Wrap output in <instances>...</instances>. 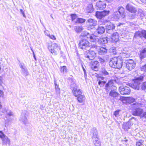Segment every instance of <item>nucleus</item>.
Here are the masks:
<instances>
[{"mask_svg": "<svg viewBox=\"0 0 146 146\" xmlns=\"http://www.w3.org/2000/svg\"><path fill=\"white\" fill-rule=\"evenodd\" d=\"M118 58L114 57L112 58L109 62V64L111 67L115 68L116 63L117 62Z\"/></svg>", "mask_w": 146, "mask_h": 146, "instance_id": "nucleus-18", "label": "nucleus"}, {"mask_svg": "<svg viewBox=\"0 0 146 146\" xmlns=\"http://www.w3.org/2000/svg\"><path fill=\"white\" fill-rule=\"evenodd\" d=\"M141 2L144 3H146V0H141Z\"/></svg>", "mask_w": 146, "mask_h": 146, "instance_id": "nucleus-64", "label": "nucleus"}, {"mask_svg": "<svg viewBox=\"0 0 146 146\" xmlns=\"http://www.w3.org/2000/svg\"><path fill=\"white\" fill-rule=\"evenodd\" d=\"M98 47V46L97 45H96V44H93L91 45V49H90L92 50V49L93 48H95V49H96Z\"/></svg>", "mask_w": 146, "mask_h": 146, "instance_id": "nucleus-52", "label": "nucleus"}, {"mask_svg": "<svg viewBox=\"0 0 146 146\" xmlns=\"http://www.w3.org/2000/svg\"><path fill=\"white\" fill-rule=\"evenodd\" d=\"M141 88L142 90H146V82L143 83L141 85Z\"/></svg>", "mask_w": 146, "mask_h": 146, "instance_id": "nucleus-45", "label": "nucleus"}, {"mask_svg": "<svg viewBox=\"0 0 146 146\" xmlns=\"http://www.w3.org/2000/svg\"><path fill=\"white\" fill-rule=\"evenodd\" d=\"M77 21L78 23H81L84 22L85 20L82 18H78L77 19Z\"/></svg>", "mask_w": 146, "mask_h": 146, "instance_id": "nucleus-41", "label": "nucleus"}, {"mask_svg": "<svg viewBox=\"0 0 146 146\" xmlns=\"http://www.w3.org/2000/svg\"><path fill=\"white\" fill-rule=\"evenodd\" d=\"M127 101H129L130 103H131L134 102L135 99L133 98H129L127 99Z\"/></svg>", "mask_w": 146, "mask_h": 146, "instance_id": "nucleus-48", "label": "nucleus"}, {"mask_svg": "<svg viewBox=\"0 0 146 146\" xmlns=\"http://www.w3.org/2000/svg\"><path fill=\"white\" fill-rule=\"evenodd\" d=\"M81 36L86 37L87 40H90L91 42H94L96 41V37L93 35H90L86 32H84L81 35Z\"/></svg>", "mask_w": 146, "mask_h": 146, "instance_id": "nucleus-8", "label": "nucleus"}, {"mask_svg": "<svg viewBox=\"0 0 146 146\" xmlns=\"http://www.w3.org/2000/svg\"><path fill=\"white\" fill-rule=\"evenodd\" d=\"M131 15L132 16H129V17H130V18L133 19L135 17V13H133V14H131Z\"/></svg>", "mask_w": 146, "mask_h": 146, "instance_id": "nucleus-59", "label": "nucleus"}, {"mask_svg": "<svg viewBox=\"0 0 146 146\" xmlns=\"http://www.w3.org/2000/svg\"><path fill=\"white\" fill-rule=\"evenodd\" d=\"M49 37L52 40H54L56 39L55 37L53 35H50Z\"/></svg>", "mask_w": 146, "mask_h": 146, "instance_id": "nucleus-58", "label": "nucleus"}, {"mask_svg": "<svg viewBox=\"0 0 146 146\" xmlns=\"http://www.w3.org/2000/svg\"><path fill=\"white\" fill-rule=\"evenodd\" d=\"M3 92L2 91L0 90V97H3Z\"/></svg>", "mask_w": 146, "mask_h": 146, "instance_id": "nucleus-62", "label": "nucleus"}, {"mask_svg": "<svg viewBox=\"0 0 146 146\" xmlns=\"http://www.w3.org/2000/svg\"><path fill=\"white\" fill-rule=\"evenodd\" d=\"M19 66H20V67L21 68V70L23 69V68H26V67H25V66H24L21 64H19Z\"/></svg>", "mask_w": 146, "mask_h": 146, "instance_id": "nucleus-61", "label": "nucleus"}, {"mask_svg": "<svg viewBox=\"0 0 146 146\" xmlns=\"http://www.w3.org/2000/svg\"><path fill=\"white\" fill-rule=\"evenodd\" d=\"M6 136L1 131H0V137L1 139H3Z\"/></svg>", "mask_w": 146, "mask_h": 146, "instance_id": "nucleus-49", "label": "nucleus"}, {"mask_svg": "<svg viewBox=\"0 0 146 146\" xmlns=\"http://www.w3.org/2000/svg\"><path fill=\"white\" fill-rule=\"evenodd\" d=\"M83 30L82 26H76L75 27V30L77 33H80Z\"/></svg>", "mask_w": 146, "mask_h": 146, "instance_id": "nucleus-35", "label": "nucleus"}, {"mask_svg": "<svg viewBox=\"0 0 146 146\" xmlns=\"http://www.w3.org/2000/svg\"><path fill=\"white\" fill-rule=\"evenodd\" d=\"M20 13L21 14H22L24 17H26V16L25 14V13L23 10L22 9H20Z\"/></svg>", "mask_w": 146, "mask_h": 146, "instance_id": "nucleus-55", "label": "nucleus"}, {"mask_svg": "<svg viewBox=\"0 0 146 146\" xmlns=\"http://www.w3.org/2000/svg\"><path fill=\"white\" fill-rule=\"evenodd\" d=\"M3 112L4 113H6L7 115H6L7 116V115L11 116H13V113L11 111V110L6 109L5 108L4 109Z\"/></svg>", "mask_w": 146, "mask_h": 146, "instance_id": "nucleus-32", "label": "nucleus"}, {"mask_svg": "<svg viewBox=\"0 0 146 146\" xmlns=\"http://www.w3.org/2000/svg\"><path fill=\"white\" fill-rule=\"evenodd\" d=\"M44 33L46 35L48 36H49L50 35L49 34L48 31L46 30L45 31Z\"/></svg>", "mask_w": 146, "mask_h": 146, "instance_id": "nucleus-60", "label": "nucleus"}, {"mask_svg": "<svg viewBox=\"0 0 146 146\" xmlns=\"http://www.w3.org/2000/svg\"><path fill=\"white\" fill-rule=\"evenodd\" d=\"M141 71L146 72V64L141 67Z\"/></svg>", "mask_w": 146, "mask_h": 146, "instance_id": "nucleus-47", "label": "nucleus"}, {"mask_svg": "<svg viewBox=\"0 0 146 146\" xmlns=\"http://www.w3.org/2000/svg\"><path fill=\"white\" fill-rule=\"evenodd\" d=\"M113 87H114L113 89H115V87L114 86L113 81L110 80L106 84L105 89L106 92L108 93L110 90H111V91L109 93V96L111 97L116 99V97L119 94L118 93L112 89V88Z\"/></svg>", "mask_w": 146, "mask_h": 146, "instance_id": "nucleus-1", "label": "nucleus"}, {"mask_svg": "<svg viewBox=\"0 0 146 146\" xmlns=\"http://www.w3.org/2000/svg\"><path fill=\"white\" fill-rule=\"evenodd\" d=\"M127 10L131 13H135L137 12L136 8L130 4H128L126 6Z\"/></svg>", "mask_w": 146, "mask_h": 146, "instance_id": "nucleus-16", "label": "nucleus"}, {"mask_svg": "<svg viewBox=\"0 0 146 146\" xmlns=\"http://www.w3.org/2000/svg\"><path fill=\"white\" fill-rule=\"evenodd\" d=\"M139 57L141 61L146 57V49L145 48L141 50L140 51Z\"/></svg>", "mask_w": 146, "mask_h": 146, "instance_id": "nucleus-19", "label": "nucleus"}, {"mask_svg": "<svg viewBox=\"0 0 146 146\" xmlns=\"http://www.w3.org/2000/svg\"><path fill=\"white\" fill-rule=\"evenodd\" d=\"M72 92L73 95L76 97L78 96L80 94H82L80 90L78 89L74 90H73V91H72Z\"/></svg>", "mask_w": 146, "mask_h": 146, "instance_id": "nucleus-27", "label": "nucleus"}, {"mask_svg": "<svg viewBox=\"0 0 146 146\" xmlns=\"http://www.w3.org/2000/svg\"><path fill=\"white\" fill-rule=\"evenodd\" d=\"M91 134L93 140L98 138L97 130L95 127H93L91 130Z\"/></svg>", "mask_w": 146, "mask_h": 146, "instance_id": "nucleus-15", "label": "nucleus"}, {"mask_svg": "<svg viewBox=\"0 0 146 146\" xmlns=\"http://www.w3.org/2000/svg\"><path fill=\"white\" fill-rule=\"evenodd\" d=\"M22 73L26 76H27L29 74V73L28 72L27 69V68H23V69L21 70Z\"/></svg>", "mask_w": 146, "mask_h": 146, "instance_id": "nucleus-37", "label": "nucleus"}, {"mask_svg": "<svg viewBox=\"0 0 146 146\" xmlns=\"http://www.w3.org/2000/svg\"><path fill=\"white\" fill-rule=\"evenodd\" d=\"M105 31V29L104 27L103 26H99L97 29L96 30V32L98 34H103Z\"/></svg>", "mask_w": 146, "mask_h": 146, "instance_id": "nucleus-26", "label": "nucleus"}, {"mask_svg": "<svg viewBox=\"0 0 146 146\" xmlns=\"http://www.w3.org/2000/svg\"><path fill=\"white\" fill-rule=\"evenodd\" d=\"M98 60L102 64L104 63L105 62V60L101 57L99 56L98 58Z\"/></svg>", "mask_w": 146, "mask_h": 146, "instance_id": "nucleus-43", "label": "nucleus"}, {"mask_svg": "<svg viewBox=\"0 0 146 146\" xmlns=\"http://www.w3.org/2000/svg\"><path fill=\"white\" fill-rule=\"evenodd\" d=\"M48 48L50 52L54 55L57 54L60 49V47L55 43H53L51 46H49Z\"/></svg>", "mask_w": 146, "mask_h": 146, "instance_id": "nucleus-7", "label": "nucleus"}, {"mask_svg": "<svg viewBox=\"0 0 146 146\" xmlns=\"http://www.w3.org/2000/svg\"><path fill=\"white\" fill-rule=\"evenodd\" d=\"M143 75L136 78L133 80V82L131 84V87L135 89L139 90L140 84L143 81Z\"/></svg>", "mask_w": 146, "mask_h": 146, "instance_id": "nucleus-4", "label": "nucleus"}, {"mask_svg": "<svg viewBox=\"0 0 146 146\" xmlns=\"http://www.w3.org/2000/svg\"><path fill=\"white\" fill-rule=\"evenodd\" d=\"M98 82V84L100 87H103L104 85L106 83V82L105 81H100V80Z\"/></svg>", "mask_w": 146, "mask_h": 146, "instance_id": "nucleus-39", "label": "nucleus"}, {"mask_svg": "<svg viewBox=\"0 0 146 146\" xmlns=\"http://www.w3.org/2000/svg\"><path fill=\"white\" fill-rule=\"evenodd\" d=\"M141 117L143 118L144 117L145 118H146V112H145L143 114L142 113L141 116Z\"/></svg>", "mask_w": 146, "mask_h": 146, "instance_id": "nucleus-57", "label": "nucleus"}, {"mask_svg": "<svg viewBox=\"0 0 146 146\" xmlns=\"http://www.w3.org/2000/svg\"><path fill=\"white\" fill-rule=\"evenodd\" d=\"M20 120L23 122L24 124H26L27 123V119L25 114L23 113H22L21 114Z\"/></svg>", "mask_w": 146, "mask_h": 146, "instance_id": "nucleus-33", "label": "nucleus"}, {"mask_svg": "<svg viewBox=\"0 0 146 146\" xmlns=\"http://www.w3.org/2000/svg\"><path fill=\"white\" fill-rule=\"evenodd\" d=\"M110 12L109 10H104L102 12L96 11L95 15L98 19H101L102 17L108 15Z\"/></svg>", "mask_w": 146, "mask_h": 146, "instance_id": "nucleus-10", "label": "nucleus"}, {"mask_svg": "<svg viewBox=\"0 0 146 146\" xmlns=\"http://www.w3.org/2000/svg\"><path fill=\"white\" fill-rule=\"evenodd\" d=\"M70 16H71L72 21H73L77 17L76 15L75 14H71Z\"/></svg>", "mask_w": 146, "mask_h": 146, "instance_id": "nucleus-46", "label": "nucleus"}, {"mask_svg": "<svg viewBox=\"0 0 146 146\" xmlns=\"http://www.w3.org/2000/svg\"><path fill=\"white\" fill-rule=\"evenodd\" d=\"M123 60L121 58H118L117 60V62L116 63L115 68L120 69L122 66Z\"/></svg>", "mask_w": 146, "mask_h": 146, "instance_id": "nucleus-21", "label": "nucleus"}, {"mask_svg": "<svg viewBox=\"0 0 146 146\" xmlns=\"http://www.w3.org/2000/svg\"><path fill=\"white\" fill-rule=\"evenodd\" d=\"M125 63L126 68L129 70H131L135 66V63L133 60L131 59L125 61Z\"/></svg>", "mask_w": 146, "mask_h": 146, "instance_id": "nucleus-9", "label": "nucleus"}, {"mask_svg": "<svg viewBox=\"0 0 146 146\" xmlns=\"http://www.w3.org/2000/svg\"><path fill=\"white\" fill-rule=\"evenodd\" d=\"M108 37H100L98 40V43L100 45L103 44H106L108 42Z\"/></svg>", "mask_w": 146, "mask_h": 146, "instance_id": "nucleus-17", "label": "nucleus"}, {"mask_svg": "<svg viewBox=\"0 0 146 146\" xmlns=\"http://www.w3.org/2000/svg\"><path fill=\"white\" fill-rule=\"evenodd\" d=\"M2 140L3 145H6L7 144L10 145V140L7 136L5 137L3 139H2Z\"/></svg>", "mask_w": 146, "mask_h": 146, "instance_id": "nucleus-31", "label": "nucleus"}, {"mask_svg": "<svg viewBox=\"0 0 146 146\" xmlns=\"http://www.w3.org/2000/svg\"><path fill=\"white\" fill-rule=\"evenodd\" d=\"M142 38L143 37V30L141 31H136L135 32L134 36V38Z\"/></svg>", "mask_w": 146, "mask_h": 146, "instance_id": "nucleus-23", "label": "nucleus"}, {"mask_svg": "<svg viewBox=\"0 0 146 146\" xmlns=\"http://www.w3.org/2000/svg\"><path fill=\"white\" fill-rule=\"evenodd\" d=\"M120 111V110H117L115 111L114 113V115L115 117H118L119 116V112Z\"/></svg>", "mask_w": 146, "mask_h": 146, "instance_id": "nucleus-44", "label": "nucleus"}, {"mask_svg": "<svg viewBox=\"0 0 146 146\" xmlns=\"http://www.w3.org/2000/svg\"><path fill=\"white\" fill-rule=\"evenodd\" d=\"M80 64L81 66V67L83 70L84 72H85L86 71L84 67V63L82 62V61H81L80 62Z\"/></svg>", "mask_w": 146, "mask_h": 146, "instance_id": "nucleus-53", "label": "nucleus"}, {"mask_svg": "<svg viewBox=\"0 0 146 146\" xmlns=\"http://www.w3.org/2000/svg\"><path fill=\"white\" fill-rule=\"evenodd\" d=\"M107 50L104 47H101L98 51L99 54L101 55L107 53Z\"/></svg>", "mask_w": 146, "mask_h": 146, "instance_id": "nucleus-30", "label": "nucleus"}, {"mask_svg": "<svg viewBox=\"0 0 146 146\" xmlns=\"http://www.w3.org/2000/svg\"><path fill=\"white\" fill-rule=\"evenodd\" d=\"M110 52H112L114 54H116L117 53L116 49L115 47H113L111 48H110Z\"/></svg>", "mask_w": 146, "mask_h": 146, "instance_id": "nucleus-40", "label": "nucleus"}, {"mask_svg": "<svg viewBox=\"0 0 146 146\" xmlns=\"http://www.w3.org/2000/svg\"><path fill=\"white\" fill-rule=\"evenodd\" d=\"M119 91L120 93L123 95L128 94L130 92V88L127 86L119 87Z\"/></svg>", "mask_w": 146, "mask_h": 146, "instance_id": "nucleus-11", "label": "nucleus"}, {"mask_svg": "<svg viewBox=\"0 0 146 146\" xmlns=\"http://www.w3.org/2000/svg\"><path fill=\"white\" fill-rule=\"evenodd\" d=\"M94 11V8L92 4L88 5L86 9V11L87 13H92Z\"/></svg>", "mask_w": 146, "mask_h": 146, "instance_id": "nucleus-25", "label": "nucleus"}, {"mask_svg": "<svg viewBox=\"0 0 146 146\" xmlns=\"http://www.w3.org/2000/svg\"><path fill=\"white\" fill-rule=\"evenodd\" d=\"M100 72L102 75L104 76H108L109 74L106 70V68H105L104 66H103L102 67L100 70Z\"/></svg>", "mask_w": 146, "mask_h": 146, "instance_id": "nucleus-24", "label": "nucleus"}, {"mask_svg": "<svg viewBox=\"0 0 146 146\" xmlns=\"http://www.w3.org/2000/svg\"><path fill=\"white\" fill-rule=\"evenodd\" d=\"M104 77L103 76H98V81H99L100 80V81H102L104 79Z\"/></svg>", "mask_w": 146, "mask_h": 146, "instance_id": "nucleus-50", "label": "nucleus"}, {"mask_svg": "<svg viewBox=\"0 0 146 146\" xmlns=\"http://www.w3.org/2000/svg\"><path fill=\"white\" fill-rule=\"evenodd\" d=\"M90 43L86 37L80 40L79 43V47L83 50H86L90 47Z\"/></svg>", "mask_w": 146, "mask_h": 146, "instance_id": "nucleus-5", "label": "nucleus"}, {"mask_svg": "<svg viewBox=\"0 0 146 146\" xmlns=\"http://www.w3.org/2000/svg\"><path fill=\"white\" fill-rule=\"evenodd\" d=\"M84 77H85V79H86L87 77V74L86 72V71H85V72H84Z\"/></svg>", "mask_w": 146, "mask_h": 146, "instance_id": "nucleus-63", "label": "nucleus"}, {"mask_svg": "<svg viewBox=\"0 0 146 146\" xmlns=\"http://www.w3.org/2000/svg\"><path fill=\"white\" fill-rule=\"evenodd\" d=\"M106 29L107 33H110V31H112V30L115 28V26L114 24L111 23H108L106 25Z\"/></svg>", "mask_w": 146, "mask_h": 146, "instance_id": "nucleus-14", "label": "nucleus"}, {"mask_svg": "<svg viewBox=\"0 0 146 146\" xmlns=\"http://www.w3.org/2000/svg\"><path fill=\"white\" fill-rule=\"evenodd\" d=\"M85 57L87 60H92L94 59L96 55V53L93 50L90 49L84 52Z\"/></svg>", "mask_w": 146, "mask_h": 146, "instance_id": "nucleus-6", "label": "nucleus"}, {"mask_svg": "<svg viewBox=\"0 0 146 146\" xmlns=\"http://www.w3.org/2000/svg\"><path fill=\"white\" fill-rule=\"evenodd\" d=\"M54 82L55 86V92L56 94L57 95H59L60 93V88H59V85L57 84L56 80H54Z\"/></svg>", "mask_w": 146, "mask_h": 146, "instance_id": "nucleus-28", "label": "nucleus"}, {"mask_svg": "<svg viewBox=\"0 0 146 146\" xmlns=\"http://www.w3.org/2000/svg\"><path fill=\"white\" fill-rule=\"evenodd\" d=\"M142 143L140 141L137 142L136 143V146H143Z\"/></svg>", "mask_w": 146, "mask_h": 146, "instance_id": "nucleus-51", "label": "nucleus"}, {"mask_svg": "<svg viewBox=\"0 0 146 146\" xmlns=\"http://www.w3.org/2000/svg\"><path fill=\"white\" fill-rule=\"evenodd\" d=\"M67 70V69L66 66H64L62 67H61L60 71L61 73L66 72Z\"/></svg>", "mask_w": 146, "mask_h": 146, "instance_id": "nucleus-38", "label": "nucleus"}, {"mask_svg": "<svg viewBox=\"0 0 146 146\" xmlns=\"http://www.w3.org/2000/svg\"><path fill=\"white\" fill-rule=\"evenodd\" d=\"M98 66H95L94 64H92L91 66V69L93 70H94L95 71H96L98 70Z\"/></svg>", "mask_w": 146, "mask_h": 146, "instance_id": "nucleus-42", "label": "nucleus"}, {"mask_svg": "<svg viewBox=\"0 0 146 146\" xmlns=\"http://www.w3.org/2000/svg\"><path fill=\"white\" fill-rule=\"evenodd\" d=\"M99 139H96L93 140V143L95 146H100V142L98 141Z\"/></svg>", "mask_w": 146, "mask_h": 146, "instance_id": "nucleus-36", "label": "nucleus"}, {"mask_svg": "<svg viewBox=\"0 0 146 146\" xmlns=\"http://www.w3.org/2000/svg\"><path fill=\"white\" fill-rule=\"evenodd\" d=\"M106 6L105 1H99L96 3V8L97 10H102L104 9Z\"/></svg>", "mask_w": 146, "mask_h": 146, "instance_id": "nucleus-13", "label": "nucleus"}, {"mask_svg": "<svg viewBox=\"0 0 146 146\" xmlns=\"http://www.w3.org/2000/svg\"><path fill=\"white\" fill-rule=\"evenodd\" d=\"M130 127V125L129 123H124L123 125V128L125 130H127Z\"/></svg>", "mask_w": 146, "mask_h": 146, "instance_id": "nucleus-34", "label": "nucleus"}, {"mask_svg": "<svg viewBox=\"0 0 146 146\" xmlns=\"http://www.w3.org/2000/svg\"><path fill=\"white\" fill-rule=\"evenodd\" d=\"M69 82L70 84V88L72 91L78 89V86L75 83V80L72 78H68Z\"/></svg>", "mask_w": 146, "mask_h": 146, "instance_id": "nucleus-12", "label": "nucleus"}, {"mask_svg": "<svg viewBox=\"0 0 146 146\" xmlns=\"http://www.w3.org/2000/svg\"><path fill=\"white\" fill-rule=\"evenodd\" d=\"M79 96L76 97L77 99L78 102L81 103L84 102L85 99V98L84 96L82 94H80L78 96Z\"/></svg>", "mask_w": 146, "mask_h": 146, "instance_id": "nucleus-29", "label": "nucleus"}, {"mask_svg": "<svg viewBox=\"0 0 146 146\" xmlns=\"http://www.w3.org/2000/svg\"><path fill=\"white\" fill-rule=\"evenodd\" d=\"M117 9V11L114 12L113 14V17L115 19L117 20L120 17L123 18H125V16L124 8L122 6H120L118 7Z\"/></svg>", "mask_w": 146, "mask_h": 146, "instance_id": "nucleus-3", "label": "nucleus"}, {"mask_svg": "<svg viewBox=\"0 0 146 146\" xmlns=\"http://www.w3.org/2000/svg\"><path fill=\"white\" fill-rule=\"evenodd\" d=\"M88 24L91 26H95L97 24V21L94 19H89L87 20Z\"/></svg>", "mask_w": 146, "mask_h": 146, "instance_id": "nucleus-20", "label": "nucleus"}, {"mask_svg": "<svg viewBox=\"0 0 146 146\" xmlns=\"http://www.w3.org/2000/svg\"><path fill=\"white\" fill-rule=\"evenodd\" d=\"M111 39L113 41L115 42H117L119 40L118 33L117 32L114 33L112 36Z\"/></svg>", "mask_w": 146, "mask_h": 146, "instance_id": "nucleus-22", "label": "nucleus"}, {"mask_svg": "<svg viewBox=\"0 0 146 146\" xmlns=\"http://www.w3.org/2000/svg\"><path fill=\"white\" fill-rule=\"evenodd\" d=\"M93 64H94L95 66H98L99 65V63L98 61H95L94 62V63Z\"/></svg>", "mask_w": 146, "mask_h": 146, "instance_id": "nucleus-54", "label": "nucleus"}, {"mask_svg": "<svg viewBox=\"0 0 146 146\" xmlns=\"http://www.w3.org/2000/svg\"><path fill=\"white\" fill-rule=\"evenodd\" d=\"M140 103H136L130 105V108L132 111L133 115L136 116H139L141 117L143 113V110L141 108Z\"/></svg>", "mask_w": 146, "mask_h": 146, "instance_id": "nucleus-2", "label": "nucleus"}, {"mask_svg": "<svg viewBox=\"0 0 146 146\" xmlns=\"http://www.w3.org/2000/svg\"><path fill=\"white\" fill-rule=\"evenodd\" d=\"M143 37L146 39V31L145 30H143Z\"/></svg>", "mask_w": 146, "mask_h": 146, "instance_id": "nucleus-56", "label": "nucleus"}]
</instances>
